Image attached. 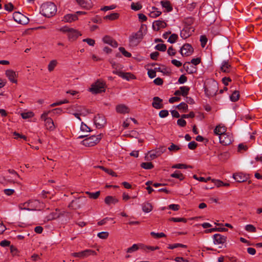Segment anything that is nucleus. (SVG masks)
<instances>
[{
  "instance_id": "obj_1",
  "label": "nucleus",
  "mask_w": 262,
  "mask_h": 262,
  "mask_svg": "<svg viewBox=\"0 0 262 262\" xmlns=\"http://www.w3.org/2000/svg\"><path fill=\"white\" fill-rule=\"evenodd\" d=\"M41 14L47 17H50L54 16L56 12L57 8L56 5L52 2H46L42 4L41 6Z\"/></svg>"
},
{
  "instance_id": "obj_2",
  "label": "nucleus",
  "mask_w": 262,
  "mask_h": 262,
  "mask_svg": "<svg viewBox=\"0 0 262 262\" xmlns=\"http://www.w3.org/2000/svg\"><path fill=\"white\" fill-rule=\"evenodd\" d=\"M59 31L63 32V33H67L68 39L70 41H73L77 39V38L81 36V33L77 30L70 28L68 26H64L61 27Z\"/></svg>"
},
{
  "instance_id": "obj_3",
  "label": "nucleus",
  "mask_w": 262,
  "mask_h": 262,
  "mask_svg": "<svg viewBox=\"0 0 262 262\" xmlns=\"http://www.w3.org/2000/svg\"><path fill=\"white\" fill-rule=\"evenodd\" d=\"M142 29L143 25L136 33H132L129 37V42L130 47H136L142 41L143 38Z\"/></svg>"
},
{
  "instance_id": "obj_4",
  "label": "nucleus",
  "mask_w": 262,
  "mask_h": 262,
  "mask_svg": "<svg viewBox=\"0 0 262 262\" xmlns=\"http://www.w3.org/2000/svg\"><path fill=\"white\" fill-rule=\"evenodd\" d=\"M205 92L207 96L208 97H213L215 96L218 91V83L215 81L213 80L204 87Z\"/></svg>"
},
{
  "instance_id": "obj_5",
  "label": "nucleus",
  "mask_w": 262,
  "mask_h": 262,
  "mask_svg": "<svg viewBox=\"0 0 262 262\" xmlns=\"http://www.w3.org/2000/svg\"><path fill=\"white\" fill-rule=\"evenodd\" d=\"M105 83L102 81L98 80L95 83L92 85L90 91L93 94H96L101 92H104L105 91Z\"/></svg>"
},
{
  "instance_id": "obj_6",
  "label": "nucleus",
  "mask_w": 262,
  "mask_h": 262,
  "mask_svg": "<svg viewBox=\"0 0 262 262\" xmlns=\"http://www.w3.org/2000/svg\"><path fill=\"white\" fill-rule=\"evenodd\" d=\"M101 139V134H99L97 136L93 135L88 137L84 139L82 142V144L85 146L91 147L97 144Z\"/></svg>"
},
{
  "instance_id": "obj_7",
  "label": "nucleus",
  "mask_w": 262,
  "mask_h": 262,
  "mask_svg": "<svg viewBox=\"0 0 262 262\" xmlns=\"http://www.w3.org/2000/svg\"><path fill=\"white\" fill-rule=\"evenodd\" d=\"M13 17L16 22L20 24L25 25L28 24L29 21V19L19 12H14Z\"/></svg>"
},
{
  "instance_id": "obj_8",
  "label": "nucleus",
  "mask_w": 262,
  "mask_h": 262,
  "mask_svg": "<svg viewBox=\"0 0 262 262\" xmlns=\"http://www.w3.org/2000/svg\"><path fill=\"white\" fill-rule=\"evenodd\" d=\"M94 121L96 127L98 128H102L106 124L104 116L101 114H98L95 116Z\"/></svg>"
},
{
  "instance_id": "obj_9",
  "label": "nucleus",
  "mask_w": 262,
  "mask_h": 262,
  "mask_svg": "<svg viewBox=\"0 0 262 262\" xmlns=\"http://www.w3.org/2000/svg\"><path fill=\"white\" fill-rule=\"evenodd\" d=\"M193 49L189 43H185L180 49V53L183 56H188L193 52Z\"/></svg>"
},
{
  "instance_id": "obj_10",
  "label": "nucleus",
  "mask_w": 262,
  "mask_h": 262,
  "mask_svg": "<svg viewBox=\"0 0 262 262\" xmlns=\"http://www.w3.org/2000/svg\"><path fill=\"white\" fill-rule=\"evenodd\" d=\"M29 206L30 210H40L43 207V204L37 200H29Z\"/></svg>"
},
{
  "instance_id": "obj_11",
  "label": "nucleus",
  "mask_w": 262,
  "mask_h": 262,
  "mask_svg": "<svg viewBox=\"0 0 262 262\" xmlns=\"http://www.w3.org/2000/svg\"><path fill=\"white\" fill-rule=\"evenodd\" d=\"M194 31V29L191 26H186L183 28L181 31L180 36L184 39H186Z\"/></svg>"
},
{
  "instance_id": "obj_12",
  "label": "nucleus",
  "mask_w": 262,
  "mask_h": 262,
  "mask_svg": "<svg viewBox=\"0 0 262 262\" xmlns=\"http://www.w3.org/2000/svg\"><path fill=\"white\" fill-rule=\"evenodd\" d=\"M220 142L223 145H228L232 143V137L228 134H224L220 136Z\"/></svg>"
},
{
  "instance_id": "obj_13",
  "label": "nucleus",
  "mask_w": 262,
  "mask_h": 262,
  "mask_svg": "<svg viewBox=\"0 0 262 262\" xmlns=\"http://www.w3.org/2000/svg\"><path fill=\"white\" fill-rule=\"evenodd\" d=\"M213 243L214 244H223L226 241L227 237L220 234H215L213 236Z\"/></svg>"
},
{
  "instance_id": "obj_14",
  "label": "nucleus",
  "mask_w": 262,
  "mask_h": 262,
  "mask_svg": "<svg viewBox=\"0 0 262 262\" xmlns=\"http://www.w3.org/2000/svg\"><path fill=\"white\" fill-rule=\"evenodd\" d=\"M163 100L160 97L156 96L153 98V102L152 106L156 109H161L164 107V105L162 103Z\"/></svg>"
},
{
  "instance_id": "obj_15",
  "label": "nucleus",
  "mask_w": 262,
  "mask_h": 262,
  "mask_svg": "<svg viewBox=\"0 0 262 262\" xmlns=\"http://www.w3.org/2000/svg\"><path fill=\"white\" fill-rule=\"evenodd\" d=\"M233 177L236 182L239 183L245 182L248 179V177L246 174L242 172L234 173Z\"/></svg>"
},
{
  "instance_id": "obj_16",
  "label": "nucleus",
  "mask_w": 262,
  "mask_h": 262,
  "mask_svg": "<svg viewBox=\"0 0 262 262\" xmlns=\"http://www.w3.org/2000/svg\"><path fill=\"white\" fill-rule=\"evenodd\" d=\"M167 24L163 20H156L152 24V28L155 31H159L160 28H165Z\"/></svg>"
},
{
  "instance_id": "obj_17",
  "label": "nucleus",
  "mask_w": 262,
  "mask_h": 262,
  "mask_svg": "<svg viewBox=\"0 0 262 262\" xmlns=\"http://www.w3.org/2000/svg\"><path fill=\"white\" fill-rule=\"evenodd\" d=\"M231 66L228 60H224L221 66V71L224 73H229L231 70Z\"/></svg>"
},
{
  "instance_id": "obj_18",
  "label": "nucleus",
  "mask_w": 262,
  "mask_h": 262,
  "mask_svg": "<svg viewBox=\"0 0 262 262\" xmlns=\"http://www.w3.org/2000/svg\"><path fill=\"white\" fill-rule=\"evenodd\" d=\"M76 1L80 6L84 8L89 9L92 5L91 0H76Z\"/></svg>"
},
{
  "instance_id": "obj_19",
  "label": "nucleus",
  "mask_w": 262,
  "mask_h": 262,
  "mask_svg": "<svg viewBox=\"0 0 262 262\" xmlns=\"http://www.w3.org/2000/svg\"><path fill=\"white\" fill-rule=\"evenodd\" d=\"M190 62H186L183 64V68L188 74L196 73V69L192 66H190Z\"/></svg>"
},
{
  "instance_id": "obj_20",
  "label": "nucleus",
  "mask_w": 262,
  "mask_h": 262,
  "mask_svg": "<svg viewBox=\"0 0 262 262\" xmlns=\"http://www.w3.org/2000/svg\"><path fill=\"white\" fill-rule=\"evenodd\" d=\"M116 112L120 114H126L129 112V109L124 104H119L116 107Z\"/></svg>"
},
{
  "instance_id": "obj_21",
  "label": "nucleus",
  "mask_w": 262,
  "mask_h": 262,
  "mask_svg": "<svg viewBox=\"0 0 262 262\" xmlns=\"http://www.w3.org/2000/svg\"><path fill=\"white\" fill-rule=\"evenodd\" d=\"M6 75L11 82L13 83L17 82V80L15 79L16 76V73L14 71L8 70L6 71Z\"/></svg>"
},
{
  "instance_id": "obj_22",
  "label": "nucleus",
  "mask_w": 262,
  "mask_h": 262,
  "mask_svg": "<svg viewBox=\"0 0 262 262\" xmlns=\"http://www.w3.org/2000/svg\"><path fill=\"white\" fill-rule=\"evenodd\" d=\"M78 19V16L76 14H68L66 15L63 19V21L67 23H71Z\"/></svg>"
},
{
  "instance_id": "obj_23",
  "label": "nucleus",
  "mask_w": 262,
  "mask_h": 262,
  "mask_svg": "<svg viewBox=\"0 0 262 262\" xmlns=\"http://www.w3.org/2000/svg\"><path fill=\"white\" fill-rule=\"evenodd\" d=\"M81 203L78 199L73 200L69 205L68 207L72 209H77L81 207Z\"/></svg>"
},
{
  "instance_id": "obj_24",
  "label": "nucleus",
  "mask_w": 262,
  "mask_h": 262,
  "mask_svg": "<svg viewBox=\"0 0 262 262\" xmlns=\"http://www.w3.org/2000/svg\"><path fill=\"white\" fill-rule=\"evenodd\" d=\"M160 3L163 8H164L166 10V12H169L172 11L173 8L170 4V2L167 0L161 1Z\"/></svg>"
},
{
  "instance_id": "obj_25",
  "label": "nucleus",
  "mask_w": 262,
  "mask_h": 262,
  "mask_svg": "<svg viewBox=\"0 0 262 262\" xmlns=\"http://www.w3.org/2000/svg\"><path fill=\"white\" fill-rule=\"evenodd\" d=\"M105 203L108 205L111 204H115L118 202V200L112 196H107L104 199Z\"/></svg>"
},
{
  "instance_id": "obj_26",
  "label": "nucleus",
  "mask_w": 262,
  "mask_h": 262,
  "mask_svg": "<svg viewBox=\"0 0 262 262\" xmlns=\"http://www.w3.org/2000/svg\"><path fill=\"white\" fill-rule=\"evenodd\" d=\"M226 131V129L225 126H221L220 125H217L214 129V133L215 135H220L221 136L223 134H225V132Z\"/></svg>"
},
{
  "instance_id": "obj_27",
  "label": "nucleus",
  "mask_w": 262,
  "mask_h": 262,
  "mask_svg": "<svg viewBox=\"0 0 262 262\" xmlns=\"http://www.w3.org/2000/svg\"><path fill=\"white\" fill-rule=\"evenodd\" d=\"M152 9L153 11H151L149 14L150 17L156 18L158 17L161 14V12L158 10V9L155 7H152Z\"/></svg>"
},
{
  "instance_id": "obj_28",
  "label": "nucleus",
  "mask_w": 262,
  "mask_h": 262,
  "mask_svg": "<svg viewBox=\"0 0 262 262\" xmlns=\"http://www.w3.org/2000/svg\"><path fill=\"white\" fill-rule=\"evenodd\" d=\"M144 246L142 244H134L132 247L127 249V253H132L138 250L140 248H142Z\"/></svg>"
},
{
  "instance_id": "obj_29",
  "label": "nucleus",
  "mask_w": 262,
  "mask_h": 262,
  "mask_svg": "<svg viewBox=\"0 0 262 262\" xmlns=\"http://www.w3.org/2000/svg\"><path fill=\"white\" fill-rule=\"evenodd\" d=\"M45 126H46L48 129H50L52 130L54 129V124L53 120L50 118V119H48L47 120L45 121Z\"/></svg>"
},
{
  "instance_id": "obj_30",
  "label": "nucleus",
  "mask_w": 262,
  "mask_h": 262,
  "mask_svg": "<svg viewBox=\"0 0 262 262\" xmlns=\"http://www.w3.org/2000/svg\"><path fill=\"white\" fill-rule=\"evenodd\" d=\"M170 177L179 179L182 181L184 179L185 177L183 174L179 170H176L174 173L171 174Z\"/></svg>"
},
{
  "instance_id": "obj_31",
  "label": "nucleus",
  "mask_w": 262,
  "mask_h": 262,
  "mask_svg": "<svg viewBox=\"0 0 262 262\" xmlns=\"http://www.w3.org/2000/svg\"><path fill=\"white\" fill-rule=\"evenodd\" d=\"M152 209V206L149 203H145L142 205V210L146 213L150 212Z\"/></svg>"
},
{
  "instance_id": "obj_32",
  "label": "nucleus",
  "mask_w": 262,
  "mask_h": 262,
  "mask_svg": "<svg viewBox=\"0 0 262 262\" xmlns=\"http://www.w3.org/2000/svg\"><path fill=\"white\" fill-rule=\"evenodd\" d=\"M121 77L127 80L136 79V77L133 74L130 73L123 72L122 75H121Z\"/></svg>"
},
{
  "instance_id": "obj_33",
  "label": "nucleus",
  "mask_w": 262,
  "mask_h": 262,
  "mask_svg": "<svg viewBox=\"0 0 262 262\" xmlns=\"http://www.w3.org/2000/svg\"><path fill=\"white\" fill-rule=\"evenodd\" d=\"M239 93L237 91L233 92L232 95L230 97V100L232 102H236L239 99Z\"/></svg>"
},
{
  "instance_id": "obj_34",
  "label": "nucleus",
  "mask_w": 262,
  "mask_h": 262,
  "mask_svg": "<svg viewBox=\"0 0 262 262\" xmlns=\"http://www.w3.org/2000/svg\"><path fill=\"white\" fill-rule=\"evenodd\" d=\"M119 16V14L118 13H112L110 15H107L104 17V19H108L113 20L117 19Z\"/></svg>"
},
{
  "instance_id": "obj_35",
  "label": "nucleus",
  "mask_w": 262,
  "mask_h": 262,
  "mask_svg": "<svg viewBox=\"0 0 262 262\" xmlns=\"http://www.w3.org/2000/svg\"><path fill=\"white\" fill-rule=\"evenodd\" d=\"M141 167L145 169H151L154 166L151 162H143L141 164Z\"/></svg>"
},
{
  "instance_id": "obj_36",
  "label": "nucleus",
  "mask_w": 262,
  "mask_h": 262,
  "mask_svg": "<svg viewBox=\"0 0 262 262\" xmlns=\"http://www.w3.org/2000/svg\"><path fill=\"white\" fill-rule=\"evenodd\" d=\"M180 90L181 92V95L185 97L188 95L190 88L188 86H183L180 88Z\"/></svg>"
},
{
  "instance_id": "obj_37",
  "label": "nucleus",
  "mask_w": 262,
  "mask_h": 262,
  "mask_svg": "<svg viewBox=\"0 0 262 262\" xmlns=\"http://www.w3.org/2000/svg\"><path fill=\"white\" fill-rule=\"evenodd\" d=\"M177 108L179 110H182L184 112H187L188 110V105L185 102H181L177 106Z\"/></svg>"
},
{
  "instance_id": "obj_38",
  "label": "nucleus",
  "mask_w": 262,
  "mask_h": 262,
  "mask_svg": "<svg viewBox=\"0 0 262 262\" xmlns=\"http://www.w3.org/2000/svg\"><path fill=\"white\" fill-rule=\"evenodd\" d=\"M57 62L56 60H51L48 64V69L50 72L52 71L56 66Z\"/></svg>"
},
{
  "instance_id": "obj_39",
  "label": "nucleus",
  "mask_w": 262,
  "mask_h": 262,
  "mask_svg": "<svg viewBox=\"0 0 262 262\" xmlns=\"http://www.w3.org/2000/svg\"><path fill=\"white\" fill-rule=\"evenodd\" d=\"M86 194H88L89 196V197L91 198V199H97L99 196L100 195V192L99 191H97L96 192H88L87 191L86 192Z\"/></svg>"
},
{
  "instance_id": "obj_40",
  "label": "nucleus",
  "mask_w": 262,
  "mask_h": 262,
  "mask_svg": "<svg viewBox=\"0 0 262 262\" xmlns=\"http://www.w3.org/2000/svg\"><path fill=\"white\" fill-rule=\"evenodd\" d=\"M82 253H83V256L84 257H87L89 255H96V253L95 251L91 250V249H87L84 251H82Z\"/></svg>"
},
{
  "instance_id": "obj_41",
  "label": "nucleus",
  "mask_w": 262,
  "mask_h": 262,
  "mask_svg": "<svg viewBox=\"0 0 262 262\" xmlns=\"http://www.w3.org/2000/svg\"><path fill=\"white\" fill-rule=\"evenodd\" d=\"M166 46L163 43L158 44L155 47V49L161 52H164L166 50Z\"/></svg>"
},
{
  "instance_id": "obj_42",
  "label": "nucleus",
  "mask_w": 262,
  "mask_h": 262,
  "mask_svg": "<svg viewBox=\"0 0 262 262\" xmlns=\"http://www.w3.org/2000/svg\"><path fill=\"white\" fill-rule=\"evenodd\" d=\"M150 235L155 238H160L166 236V235L163 233H156L155 232H150Z\"/></svg>"
},
{
  "instance_id": "obj_43",
  "label": "nucleus",
  "mask_w": 262,
  "mask_h": 262,
  "mask_svg": "<svg viewBox=\"0 0 262 262\" xmlns=\"http://www.w3.org/2000/svg\"><path fill=\"white\" fill-rule=\"evenodd\" d=\"M142 8V6L139 3H133L131 4V9L135 11L140 10Z\"/></svg>"
},
{
  "instance_id": "obj_44",
  "label": "nucleus",
  "mask_w": 262,
  "mask_h": 262,
  "mask_svg": "<svg viewBox=\"0 0 262 262\" xmlns=\"http://www.w3.org/2000/svg\"><path fill=\"white\" fill-rule=\"evenodd\" d=\"M178 247H182V248H186L187 246L185 245H183L182 244H174L172 245H169L168 248L169 249H173L174 248H177Z\"/></svg>"
},
{
  "instance_id": "obj_45",
  "label": "nucleus",
  "mask_w": 262,
  "mask_h": 262,
  "mask_svg": "<svg viewBox=\"0 0 262 262\" xmlns=\"http://www.w3.org/2000/svg\"><path fill=\"white\" fill-rule=\"evenodd\" d=\"M178 38V35L177 34H172L168 39V42L173 43Z\"/></svg>"
},
{
  "instance_id": "obj_46",
  "label": "nucleus",
  "mask_w": 262,
  "mask_h": 262,
  "mask_svg": "<svg viewBox=\"0 0 262 262\" xmlns=\"http://www.w3.org/2000/svg\"><path fill=\"white\" fill-rule=\"evenodd\" d=\"M169 221L174 222H187V220L185 218L183 217H171L169 219Z\"/></svg>"
},
{
  "instance_id": "obj_47",
  "label": "nucleus",
  "mask_w": 262,
  "mask_h": 262,
  "mask_svg": "<svg viewBox=\"0 0 262 262\" xmlns=\"http://www.w3.org/2000/svg\"><path fill=\"white\" fill-rule=\"evenodd\" d=\"M113 40V38L108 35H105L102 38V41L103 42L106 44H108L109 45H111Z\"/></svg>"
},
{
  "instance_id": "obj_48",
  "label": "nucleus",
  "mask_w": 262,
  "mask_h": 262,
  "mask_svg": "<svg viewBox=\"0 0 262 262\" xmlns=\"http://www.w3.org/2000/svg\"><path fill=\"white\" fill-rule=\"evenodd\" d=\"M21 116L23 119H28L34 116V114L32 112H29L27 113H22Z\"/></svg>"
},
{
  "instance_id": "obj_49",
  "label": "nucleus",
  "mask_w": 262,
  "mask_h": 262,
  "mask_svg": "<svg viewBox=\"0 0 262 262\" xmlns=\"http://www.w3.org/2000/svg\"><path fill=\"white\" fill-rule=\"evenodd\" d=\"M119 50L125 57H130L132 56L131 53L126 51L125 48L123 47H120L119 48Z\"/></svg>"
},
{
  "instance_id": "obj_50",
  "label": "nucleus",
  "mask_w": 262,
  "mask_h": 262,
  "mask_svg": "<svg viewBox=\"0 0 262 262\" xmlns=\"http://www.w3.org/2000/svg\"><path fill=\"white\" fill-rule=\"evenodd\" d=\"M245 229L246 231L250 232H255L256 231L255 227L252 225H247L245 226Z\"/></svg>"
},
{
  "instance_id": "obj_51",
  "label": "nucleus",
  "mask_w": 262,
  "mask_h": 262,
  "mask_svg": "<svg viewBox=\"0 0 262 262\" xmlns=\"http://www.w3.org/2000/svg\"><path fill=\"white\" fill-rule=\"evenodd\" d=\"M19 208L20 209L30 210L29 206V201L26 202L24 203L20 204L19 205Z\"/></svg>"
},
{
  "instance_id": "obj_52",
  "label": "nucleus",
  "mask_w": 262,
  "mask_h": 262,
  "mask_svg": "<svg viewBox=\"0 0 262 262\" xmlns=\"http://www.w3.org/2000/svg\"><path fill=\"white\" fill-rule=\"evenodd\" d=\"M208 41V39L206 36L205 35H201L200 37V41L201 43V46L203 48L205 47L206 46L207 42Z\"/></svg>"
},
{
  "instance_id": "obj_53",
  "label": "nucleus",
  "mask_w": 262,
  "mask_h": 262,
  "mask_svg": "<svg viewBox=\"0 0 262 262\" xmlns=\"http://www.w3.org/2000/svg\"><path fill=\"white\" fill-rule=\"evenodd\" d=\"M159 156L157 155V151L155 150V151H151L150 152L149 157H147V160H153L155 158L159 157Z\"/></svg>"
},
{
  "instance_id": "obj_54",
  "label": "nucleus",
  "mask_w": 262,
  "mask_h": 262,
  "mask_svg": "<svg viewBox=\"0 0 262 262\" xmlns=\"http://www.w3.org/2000/svg\"><path fill=\"white\" fill-rule=\"evenodd\" d=\"M4 8L6 10L11 12L14 9V6L11 3H9L8 4H5L4 6Z\"/></svg>"
},
{
  "instance_id": "obj_55",
  "label": "nucleus",
  "mask_w": 262,
  "mask_h": 262,
  "mask_svg": "<svg viewBox=\"0 0 262 262\" xmlns=\"http://www.w3.org/2000/svg\"><path fill=\"white\" fill-rule=\"evenodd\" d=\"M98 237L101 239H106L108 236V233L107 232H99L97 234Z\"/></svg>"
},
{
  "instance_id": "obj_56",
  "label": "nucleus",
  "mask_w": 262,
  "mask_h": 262,
  "mask_svg": "<svg viewBox=\"0 0 262 262\" xmlns=\"http://www.w3.org/2000/svg\"><path fill=\"white\" fill-rule=\"evenodd\" d=\"M218 157L220 160H225L228 158L229 154L228 152L221 153Z\"/></svg>"
},
{
  "instance_id": "obj_57",
  "label": "nucleus",
  "mask_w": 262,
  "mask_h": 262,
  "mask_svg": "<svg viewBox=\"0 0 262 262\" xmlns=\"http://www.w3.org/2000/svg\"><path fill=\"white\" fill-rule=\"evenodd\" d=\"M168 149L169 151H176L179 150L180 149V147L173 143H171V145L168 148Z\"/></svg>"
},
{
  "instance_id": "obj_58",
  "label": "nucleus",
  "mask_w": 262,
  "mask_h": 262,
  "mask_svg": "<svg viewBox=\"0 0 262 262\" xmlns=\"http://www.w3.org/2000/svg\"><path fill=\"white\" fill-rule=\"evenodd\" d=\"M198 144L195 141H191L188 144V147L191 150H194L197 147Z\"/></svg>"
},
{
  "instance_id": "obj_59",
  "label": "nucleus",
  "mask_w": 262,
  "mask_h": 262,
  "mask_svg": "<svg viewBox=\"0 0 262 262\" xmlns=\"http://www.w3.org/2000/svg\"><path fill=\"white\" fill-rule=\"evenodd\" d=\"M82 41L86 42L89 45L91 46H94L95 43V40L91 38L83 39Z\"/></svg>"
},
{
  "instance_id": "obj_60",
  "label": "nucleus",
  "mask_w": 262,
  "mask_h": 262,
  "mask_svg": "<svg viewBox=\"0 0 262 262\" xmlns=\"http://www.w3.org/2000/svg\"><path fill=\"white\" fill-rule=\"evenodd\" d=\"M169 112L167 110H163L159 112V115L161 118H165L168 116Z\"/></svg>"
},
{
  "instance_id": "obj_61",
  "label": "nucleus",
  "mask_w": 262,
  "mask_h": 262,
  "mask_svg": "<svg viewBox=\"0 0 262 262\" xmlns=\"http://www.w3.org/2000/svg\"><path fill=\"white\" fill-rule=\"evenodd\" d=\"M166 150V148L165 146H161L159 148L157 149L156 151H157V154L159 156L164 152Z\"/></svg>"
},
{
  "instance_id": "obj_62",
  "label": "nucleus",
  "mask_w": 262,
  "mask_h": 262,
  "mask_svg": "<svg viewBox=\"0 0 262 262\" xmlns=\"http://www.w3.org/2000/svg\"><path fill=\"white\" fill-rule=\"evenodd\" d=\"M177 124L181 127H184L186 125V122L184 118H181L177 120Z\"/></svg>"
},
{
  "instance_id": "obj_63",
  "label": "nucleus",
  "mask_w": 262,
  "mask_h": 262,
  "mask_svg": "<svg viewBox=\"0 0 262 262\" xmlns=\"http://www.w3.org/2000/svg\"><path fill=\"white\" fill-rule=\"evenodd\" d=\"M201 62V58L198 57L196 58L192 59L190 62L194 66H197L199 64H200Z\"/></svg>"
},
{
  "instance_id": "obj_64",
  "label": "nucleus",
  "mask_w": 262,
  "mask_h": 262,
  "mask_svg": "<svg viewBox=\"0 0 262 262\" xmlns=\"http://www.w3.org/2000/svg\"><path fill=\"white\" fill-rule=\"evenodd\" d=\"M80 129L83 131H86V132H91L90 128L88 127L86 124L84 123L83 122L81 123V126H80Z\"/></svg>"
}]
</instances>
